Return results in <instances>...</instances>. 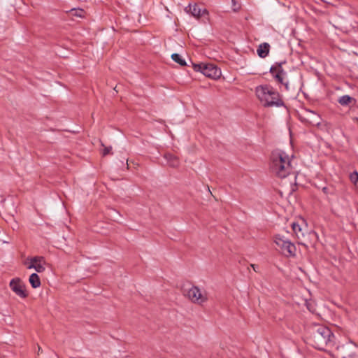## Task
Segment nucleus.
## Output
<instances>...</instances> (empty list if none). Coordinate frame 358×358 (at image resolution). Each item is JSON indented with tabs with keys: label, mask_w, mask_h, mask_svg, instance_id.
I'll return each mask as SVG.
<instances>
[{
	"label": "nucleus",
	"mask_w": 358,
	"mask_h": 358,
	"mask_svg": "<svg viewBox=\"0 0 358 358\" xmlns=\"http://www.w3.org/2000/svg\"><path fill=\"white\" fill-rule=\"evenodd\" d=\"M335 336L329 328L324 325H315L312 328L308 343L320 350H324L326 347L334 345Z\"/></svg>",
	"instance_id": "1"
},
{
	"label": "nucleus",
	"mask_w": 358,
	"mask_h": 358,
	"mask_svg": "<svg viewBox=\"0 0 358 358\" xmlns=\"http://www.w3.org/2000/svg\"><path fill=\"white\" fill-rule=\"evenodd\" d=\"M255 94L264 107H282L285 106L280 93L270 85L256 87Z\"/></svg>",
	"instance_id": "2"
},
{
	"label": "nucleus",
	"mask_w": 358,
	"mask_h": 358,
	"mask_svg": "<svg viewBox=\"0 0 358 358\" xmlns=\"http://www.w3.org/2000/svg\"><path fill=\"white\" fill-rule=\"evenodd\" d=\"M270 169L273 173L280 178L289 175L292 167L289 156L283 151L275 150L271 153Z\"/></svg>",
	"instance_id": "3"
},
{
	"label": "nucleus",
	"mask_w": 358,
	"mask_h": 358,
	"mask_svg": "<svg viewBox=\"0 0 358 358\" xmlns=\"http://www.w3.org/2000/svg\"><path fill=\"white\" fill-rule=\"evenodd\" d=\"M284 62H276L269 70L273 78L278 84L284 86L286 91L290 90L289 80L287 77V73L283 69L282 64Z\"/></svg>",
	"instance_id": "4"
},
{
	"label": "nucleus",
	"mask_w": 358,
	"mask_h": 358,
	"mask_svg": "<svg viewBox=\"0 0 358 358\" xmlns=\"http://www.w3.org/2000/svg\"><path fill=\"white\" fill-rule=\"evenodd\" d=\"M193 68L195 71L201 72L213 79H217L221 76L220 69L213 64H193Z\"/></svg>",
	"instance_id": "5"
},
{
	"label": "nucleus",
	"mask_w": 358,
	"mask_h": 358,
	"mask_svg": "<svg viewBox=\"0 0 358 358\" xmlns=\"http://www.w3.org/2000/svg\"><path fill=\"white\" fill-rule=\"evenodd\" d=\"M274 242L281 249L284 255L287 256L295 255L296 247L288 238L278 234L274 237Z\"/></svg>",
	"instance_id": "6"
},
{
	"label": "nucleus",
	"mask_w": 358,
	"mask_h": 358,
	"mask_svg": "<svg viewBox=\"0 0 358 358\" xmlns=\"http://www.w3.org/2000/svg\"><path fill=\"white\" fill-rule=\"evenodd\" d=\"M184 295L192 303L197 304H202L208 299L206 295L196 286H192L187 290H184Z\"/></svg>",
	"instance_id": "7"
},
{
	"label": "nucleus",
	"mask_w": 358,
	"mask_h": 358,
	"mask_svg": "<svg viewBox=\"0 0 358 358\" xmlns=\"http://www.w3.org/2000/svg\"><path fill=\"white\" fill-rule=\"evenodd\" d=\"M10 287L20 298L24 299L27 296L25 289V285L19 278H15L10 280Z\"/></svg>",
	"instance_id": "8"
},
{
	"label": "nucleus",
	"mask_w": 358,
	"mask_h": 358,
	"mask_svg": "<svg viewBox=\"0 0 358 358\" xmlns=\"http://www.w3.org/2000/svg\"><path fill=\"white\" fill-rule=\"evenodd\" d=\"M186 11L190 13L192 16L199 18L204 13H207L206 9H201L196 4H189V6L185 8Z\"/></svg>",
	"instance_id": "9"
},
{
	"label": "nucleus",
	"mask_w": 358,
	"mask_h": 358,
	"mask_svg": "<svg viewBox=\"0 0 358 358\" xmlns=\"http://www.w3.org/2000/svg\"><path fill=\"white\" fill-rule=\"evenodd\" d=\"M306 117H304V120L307 122H308L310 124L313 125H318L320 124V116L315 113V112L307 110L306 111Z\"/></svg>",
	"instance_id": "10"
},
{
	"label": "nucleus",
	"mask_w": 358,
	"mask_h": 358,
	"mask_svg": "<svg viewBox=\"0 0 358 358\" xmlns=\"http://www.w3.org/2000/svg\"><path fill=\"white\" fill-rule=\"evenodd\" d=\"M292 228L298 239H301V238L304 237L306 227H303V226L299 224L298 222H293L292 224Z\"/></svg>",
	"instance_id": "11"
},
{
	"label": "nucleus",
	"mask_w": 358,
	"mask_h": 358,
	"mask_svg": "<svg viewBox=\"0 0 358 358\" xmlns=\"http://www.w3.org/2000/svg\"><path fill=\"white\" fill-rule=\"evenodd\" d=\"M270 45L267 43L260 44L257 48V54L261 58H265L269 52Z\"/></svg>",
	"instance_id": "12"
},
{
	"label": "nucleus",
	"mask_w": 358,
	"mask_h": 358,
	"mask_svg": "<svg viewBox=\"0 0 358 358\" xmlns=\"http://www.w3.org/2000/svg\"><path fill=\"white\" fill-rule=\"evenodd\" d=\"M164 158L170 166L178 167L179 166L180 161L178 158L173 154L166 153L164 155Z\"/></svg>",
	"instance_id": "13"
},
{
	"label": "nucleus",
	"mask_w": 358,
	"mask_h": 358,
	"mask_svg": "<svg viewBox=\"0 0 358 358\" xmlns=\"http://www.w3.org/2000/svg\"><path fill=\"white\" fill-rule=\"evenodd\" d=\"M29 282L31 287L34 289L39 287L41 285L40 278L36 273L30 275L29 278Z\"/></svg>",
	"instance_id": "14"
},
{
	"label": "nucleus",
	"mask_w": 358,
	"mask_h": 358,
	"mask_svg": "<svg viewBox=\"0 0 358 358\" xmlns=\"http://www.w3.org/2000/svg\"><path fill=\"white\" fill-rule=\"evenodd\" d=\"M45 263H30L27 266L28 269L34 268L38 273H43L45 270Z\"/></svg>",
	"instance_id": "15"
},
{
	"label": "nucleus",
	"mask_w": 358,
	"mask_h": 358,
	"mask_svg": "<svg viewBox=\"0 0 358 358\" xmlns=\"http://www.w3.org/2000/svg\"><path fill=\"white\" fill-rule=\"evenodd\" d=\"M171 59L176 63L179 64L181 66H186V62L184 59L182 58L180 55L178 53H173L171 55Z\"/></svg>",
	"instance_id": "16"
},
{
	"label": "nucleus",
	"mask_w": 358,
	"mask_h": 358,
	"mask_svg": "<svg viewBox=\"0 0 358 358\" xmlns=\"http://www.w3.org/2000/svg\"><path fill=\"white\" fill-rule=\"evenodd\" d=\"M352 100V98L349 95H343L338 99V101L342 106H347L351 102Z\"/></svg>",
	"instance_id": "17"
},
{
	"label": "nucleus",
	"mask_w": 358,
	"mask_h": 358,
	"mask_svg": "<svg viewBox=\"0 0 358 358\" xmlns=\"http://www.w3.org/2000/svg\"><path fill=\"white\" fill-rule=\"evenodd\" d=\"M346 348L347 347L345 346V345H341V346H338L337 347V350L338 352V355L341 356L342 358H348V357H351V355L350 354H347L346 353Z\"/></svg>",
	"instance_id": "18"
},
{
	"label": "nucleus",
	"mask_w": 358,
	"mask_h": 358,
	"mask_svg": "<svg viewBox=\"0 0 358 358\" xmlns=\"http://www.w3.org/2000/svg\"><path fill=\"white\" fill-rule=\"evenodd\" d=\"M350 180L355 185L358 184V172L355 171L350 174Z\"/></svg>",
	"instance_id": "19"
},
{
	"label": "nucleus",
	"mask_w": 358,
	"mask_h": 358,
	"mask_svg": "<svg viewBox=\"0 0 358 358\" xmlns=\"http://www.w3.org/2000/svg\"><path fill=\"white\" fill-rule=\"evenodd\" d=\"M27 260H29L30 263H45L44 257L42 256H35Z\"/></svg>",
	"instance_id": "20"
},
{
	"label": "nucleus",
	"mask_w": 358,
	"mask_h": 358,
	"mask_svg": "<svg viewBox=\"0 0 358 358\" xmlns=\"http://www.w3.org/2000/svg\"><path fill=\"white\" fill-rule=\"evenodd\" d=\"M111 150H112V147L111 146L105 147L103 148V151H102L103 156H106L107 155L110 154Z\"/></svg>",
	"instance_id": "21"
},
{
	"label": "nucleus",
	"mask_w": 358,
	"mask_h": 358,
	"mask_svg": "<svg viewBox=\"0 0 358 358\" xmlns=\"http://www.w3.org/2000/svg\"><path fill=\"white\" fill-rule=\"evenodd\" d=\"M250 266L253 268V270L255 272H259V271H258V268H259L258 265L252 264H250Z\"/></svg>",
	"instance_id": "22"
},
{
	"label": "nucleus",
	"mask_w": 358,
	"mask_h": 358,
	"mask_svg": "<svg viewBox=\"0 0 358 358\" xmlns=\"http://www.w3.org/2000/svg\"><path fill=\"white\" fill-rule=\"evenodd\" d=\"M322 190L324 193H327V187H323Z\"/></svg>",
	"instance_id": "23"
},
{
	"label": "nucleus",
	"mask_w": 358,
	"mask_h": 358,
	"mask_svg": "<svg viewBox=\"0 0 358 358\" xmlns=\"http://www.w3.org/2000/svg\"><path fill=\"white\" fill-rule=\"evenodd\" d=\"M357 110H358V107H357Z\"/></svg>",
	"instance_id": "24"
}]
</instances>
